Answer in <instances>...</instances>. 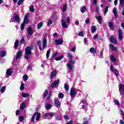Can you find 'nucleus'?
Instances as JSON below:
<instances>
[{
  "mask_svg": "<svg viewBox=\"0 0 124 124\" xmlns=\"http://www.w3.org/2000/svg\"><path fill=\"white\" fill-rule=\"evenodd\" d=\"M42 39H43V48L41 47V41L38 40L37 42V45L39 46V50H40V51H41L42 49H45V48L47 47V39H46V38L44 37Z\"/></svg>",
  "mask_w": 124,
  "mask_h": 124,
  "instance_id": "f257e3e1",
  "label": "nucleus"
},
{
  "mask_svg": "<svg viewBox=\"0 0 124 124\" xmlns=\"http://www.w3.org/2000/svg\"><path fill=\"white\" fill-rule=\"evenodd\" d=\"M31 47L29 46L26 47L24 54V58H25L26 60H29L30 59L31 55Z\"/></svg>",
  "mask_w": 124,
  "mask_h": 124,
  "instance_id": "f03ea898",
  "label": "nucleus"
},
{
  "mask_svg": "<svg viewBox=\"0 0 124 124\" xmlns=\"http://www.w3.org/2000/svg\"><path fill=\"white\" fill-rule=\"evenodd\" d=\"M35 117H36V121L38 122V121H39V119H40V113H35L34 115L32 116V118L31 119V122H34V119H35Z\"/></svg>",
  "mask_w": 124,
  "mask_h": 124,
  "instance_id": "7ed1b4c3",
  "label": "nucleus"
},
{
  "mask_svg": "<svg viewBox=\"0 0 124 124\" xmlns=\"http://www.w3.org/2000/svg\"><path fill=\"white\" fill-rule=\"evenodd\" d=\"M110 70L113 73H114L115 75L118 76L119 75V72L118 71L117 69H115L113 64H111L110 66Z\"/></svg>",
  "mask_w": 124,
  "mask_h": 124,
  "instance_id": "20e7f679",
  "label": "nucleus"
},
{
  "mask_svg": "<svg viewBox=\"0 0 124 124\" xmlns=\"http://www.w3.org/2000/svg\"><path fill=\"white\" fill-rule=\"evenodd\" d=\"M119 92L120 95L124 96V85L123 84H120L119 86Z\"/></svg>",
  "mask_w": 124,
  "mask_h": 124,
  "instance_id": "39448f33",
  "label": "nucleus"
},
{
  "mask_svg": "<svg viewBox=\"0 0 124 124\" xmlns=\"http://www.w3.org/2000/svg\"><path fill=\"white\" fill-rule=\"evenodd\" d=\"M75 62L73 61L72 60H71L68 63V67L69 69V70H73V64H74Z\"/></svg>",
  "mask_w": 124,
  "mask_h": 124,
  "instance_id": "423d86ee",
  "label": "nucleus"
},
{
  "mask_svg": "<svg viewBox=\"0 0 124 124\" xmlns=\"http://www.w3.org/2000/svg\"><path fill=\"white\" fill-rule=\"evenodd\" d=\"M68 23L64 20V19L62 18V26L63 29H67L68 27Z\"/></svg>",
  "mask_w": 124,
  "mask_h": 124,
  "instance_id": "0eeeda50",
  "label": "nucleus"
},
{
  "mask_svg": "<svg viewBox=\"0 0 124 124\" xmlns=\"http://www.w3.org/2000/svg\"><path fill=\"white\" fill-rule=\"evenodd\" d=\"M14 19L17 24H20V17L17 14L14 15Z\"/></svg>",
  "mask_w": 124,
  "mask_h": 124,
  "instance_id": "6e6552de",
  "label": "nucleus"
},
{
  "mask_svg": "<svg viewBox=\"0 0 124 124\" xmlns=\"http://www.w3.org/2000/svg\"><path fill=\"white\" fill-rule=\"evenodd\" d=\"M29 16H30V14H26L23 22V24H29Z\"/></svg>",
  "mask_w": 124,
  "mask_h": 124,
  "instance_id": "1a4fd4ad",
  "label": "nucleus"
},
{
  "mask_svg": "<svg viewBox=\"0 0 124 124\" xmlns=\"http://www.w3.org/2000/svg\"><path fill=\"white\" fill-rule=\"evenodd\" d=\"M109 40L110 42H111L112 43H113L114 44H117V43H118V41H117L116 38H115V37H114V35H112L110 36L109 38Z\"/></svg>",
  "mask_w": 124,
  "mask_h": 124,
  "instance_id": "9d476101",
  "label": "nucleus"
},
{
  "mask_svg": "<svg viewBox=\"0 0 124 124\" xmlns=\"http://www.w3.org/2000/svg\"><path fill=\"white\" fill-rule=\"evenodd\" d=\"M59 83H60V80L57 79L56 81H54L53 83L51 84L52 88H56L57 86H59Z\"/></svg>",
  "mask_w": 124,
  "mask_h": 124,
  "instance_id": "9b49d317",
  "label": "nucleus"
},
{
  "mask_svg": "<svg viewBox=\"0 0 124 124\" xmlns=\"http://www.w3.org/2000/svg\"><path fill=\"white\" fill-rule=\"evenodd\" d=\"M123 38H124V36H123V32L119 31L118 32V39L120 41H122L123 40Z\"/></svg>",
  "mask_w": 124,
  "mask_h": 124,
  "instance_id": "f8f14e48",
  "label": "nucleus"
},
{
  "mask_svg": "<svg viewBox=\"0 0 124 124\" xmlns=\"http://www.w3.org/2000/svg\"><path fill=\"white\" fill-rule=\"evenodd\" d=\"M63 43V41L62 39H59L55 40V44L56 45H62Z\"/></svg>",
  "mask_w": 124,
  "mask_h": 124,
  "instance_id": "ddd939ff",
  "label": "nucleus"
},
{
  "mask_svg": "<svg viewBox=\"0 0 124 124\" xmlns=\"http://www.w3.org/2000/svg\"><path fill=\"white\" fill-rule=\"evenodd\" d=\"M54 103L56 107H61V102L59 100L55 99Z\"/></svg>",
  "mask_w": 124,
  "mask_h": 124,
  "instance_id": "4468645a",
  "label": "nucleus"
},
{
  "mask_svg": "<svg viewBox=\"0 0 124 124\" xmlns=\"http://www.w3.org/2000/svg\"><path fill=\"white\" fill-rule=\"evenodd\" d=\"M96 19L97 20L99 24L101 25L102 24V17L101 16H96Z\"/></svg>",
  "mask_w": 124,
  "mask_h": 124,
  "instance_id": "2eb2a0df",
  "label": "nucleus"
},
{
  "mask_svg": "<svg viewBox=\"0 0 124 124\" xmlns=\"http://www.w3.org/2000/svg\"><path fill=\"white\" fill-rule=\"evenodd\" d=\"M22 52L21 51H18L17 54L16 55V60H18V59H20V58L21 57H22V56H23V54H22Z\"/></svg>",
  "mask_w": 124,
  "mask_h": 124,
  "instance_id": "dca6fc26",
  "label": "nucleus"
},
{
  "mask_svg": "<svg viewBox=\"0 0 124 124\" xmlns=\"http://www.w3.org/2000/svg\"><path fill=\"white\" fill-rule=\"evenodd\" d=\"M45 107L46 109V110H50L51 108H52V105L50 104L46 103L45 105Z\"/></svg>",
  "mask_w": 124,
  "mask_h": 124,
  "instance_id": "f3484780",
  "label": "nucleus"
},
{
  "mask_svg": "<svg viewBox=\"0 0 124 124\" xmlns=\"http://www.w3.org/2000/svg\"><path fill=\"white\" fill-rule=\"evenodd\" d=\"M75 93H76V92H75V89L71 88L70 90L71 96H74Z\"/></svg>",
  "mask_w": 124,
  "mask_h": 124,
  "instance_id": "a211bd4d",
  "label": "nucleus"
},
{
  "mask_svg": "<svg viewBox=\"0 0 124 124\" xmlns=\"http://www.w3.org/2000/svg\"><path fill=\"white\" fill-rule=\"evenodd\" d=\"M113 13L114 15L115 18H118V13H117V8L116 7L114 8L113 9Z\"/></svg>",
  "mask_w": 124,
  "mask_h": 124,
  "instance_id": "6ab92c4d",
  "label": "nucleus"
},
{
  "mask_svg": "<svg viewBox=\"0 0 124 124\" xmlns=\"http://www.w3.org/2000/svg\"><path fill=\"white\" fill-rule=\"evenodd\" d=\"M56 74L57 72L56 71H53L50 74V79H53L56 76Z\"/></svg>",
  "mask_w": 124,
  "mask_h": 124,
  "instance_id": "aec40b11",
  "label": "nucleus"
},
{
  "mask_svg": "<svg viewBox=\"0 0 124 124\" xmlns=\"http://www.w3.org/2000/svg\"><path fill=\"white\" fill-rule=\"evenodd\" d=\"M19 46V40H16L15 43L14 48L15 49H18V46Z\"/></svg>",
  "mask_w": 124,
  "mask_h": 124,
  "instance_id": "412c9836",
  "label": "nucleus"
},
{
  "mask_svg": "<svg viewBox=\"0 0 124 124\" xmlns=\"http://www.w3.org/2000/svg\"><path fill=\"white\" fill-rule=\"evenodd\" d=\"M6 73L7 75H8V76H10L12 75V71H11V69H8L6 71Z\"/></svg>",
  "mask_w": 124,
  "mask_h": 124,
  "instance_id": "4be33fe9",
  "label": "nucleus"
},
{
  "mask_svg": "<svg viewBox=\"0 0 124 124\" xmlns=\"http://www.w3.org/2000/svg\"><path fill=\"white\" fill-rule=\"evenodd\" d=\"M21 96L22 97H30V94L28 93H22Z\"/></svg>",
  "mask_w": 124,
  "mask_h": 124,
  "instance_id": "5701e85b",
  "label": "nucleus"
},
{
  "mask_svg": "<svg viewBox=\"0 0 124 124\" xmlns=\"http://www.w3.org/2000/svg\"><path fill=\"white\" fill-rule=\"evenodd\" d=\"M109 47L111 50H112V51H115L116 50H117V47L114 46L112 44L109 45Z\"/></svg>",
  "mask_w": 124,
  "mask_h": 124,
  "instance_id": "b1692460",
  "label": "nucleus"
},
{
  "mask_svg": "<svg viewBox=\"0 0 124 124\" xmlns=\"http://www.w3.org/2000/svg\"><path fill=\"white\" fill-rule=\"evenodd\" d=\"M5 55H6V52L4 51H2L0 52V56L2 58H3V57H5Z\"/></svg>",
  "mask_w": 124,
  "mask_h": 124,
  "instance_id": "393cba45",
  "label": "nucleus"
},
{
  "mask_svg": "<svg viewBox=\"0 0 124 124\" xmlns=\"http://www.w3.org/2000/svg\"><path fill=\"white\" fill-rule=\"evenodd\" d=\"M108 26L111 31H113V30H114V25H113V23L111 22H108Z\"/></svg>",
  "mask_w": 124,
  "mask_h": 124,
  "instance_id": "a878e982",
  "label": "nucleus"
},
{
  "mask_svg": "<svg viewBox=\"0 0 124 124\" xmlns=\"http://www.w3.org/2000/svg\"><path fill=\"white\" fill-rule=\"evenodd\" d=\"M25 108H26V102H23L20 106V110H23V109H24Z\"/></svg>",
  "mask_w": 124,
  "mask_h": 124,
  "instance_id": "bb28decb",
  "label": "nucleus"
},
{
  "mask_svg": "<svg viewBox=\"0 0 124 124\" xmlns=\"http://www.w3.org/2000/svg\"><path fill=\"white\" fill-rule=\"evenodd\" d=\"M67 57L70 60H72V59H73V55H72V54H71L69 53H67Z\"/></svg>",
  "mask_w": 124,
  "mask_h": 124,
  "instance_id": "cd10ccee",
  "label": "nucleus"
},
{
  "mask_svg": "<svg viewBox=\"0 0 124 124\" xmlns=\"http://www.w3.org/2000/svg\"><path fill=\"white\" fill-rule=\"evenodd\" d=\"M90 51L91 53H92V54H94L95 53H96V50L93 47H91L90 49Z\"/></svg>",
  "mask_w": 124,
  "mask_h": 124,
  "instance_id": "c85d7f7f",
  "label": "nucleus"
},
{
  "mask_svg": "<svg viewBox=\"0 0 124 124\" xmlns=\"http://www.w3.org/2000/svg\"><path fill=\"white\" fill-rule=\"evenodd\" d=\"M109 8L108 6H107L105 9L104 10V16H105L106 15V14H107V13L108 12V9Z\"/></svg>",
  "mask_w": 124,
  "mask_h": 124,
  "instance_id": "c756f323",
  "label": "nucleus"
},
{
  "mask_svg": "<svg viewBox=\"0 0 124 124\" xmlns=\"http://www.w3.org/2000/svg\"><path fill=\"white\" fill-rule=\"evenodd\" d=\"M42 26H43V22H40L37 26V29L38 30H39V29H41V27H42Z\"/></svg>",
  "mask_w": 124,
  "mask_h": 124,
  "instance_id": "7c9ffc66",
  "label": "nucleus"
},
{
  "mask_svg": "<svg viewBox=\"0 0 124 124\" xmlns=\"http://www.w3.org/2000/svg\"><path fill=\"white\" fill-rule=\"evenodd\" d=\"M110 60L111 61H112L113 62H115L116 61V58H115V57H114L113 55H111Z\"/></svg>",
  "mask_w": 124,
  "mask_h": 124,
  "instance_id": "2f4dec72",
  "label": "nucleus"
},
{
  "mask_svg": "<svg viewBox=\"0 0 124 124\" xmlns=\"http://www.w3.org/2000/svg\"><path fill=\"white\" fill-rule=\"evenodd\" d=\"M6 89V87H5V86L2 87L0 90V93H4V92L5 91Z\"/></svg>",
  "mask_w": 124,
  "mask_h": 124,
  "instance_id": "473e14b6",
  "label": "nucleus"
},
{
  "mask_svg": "<svg viewBox=\"0 0 124 124\" xmlns=\"http://www.w3.org/2000/svg\"><path fill=\"white\" fill-rule=\"evenodd\" d=\"M66 8H67V5H64L62 9L63 12H65L66 11Z\"/></svg>",
  "mask_w": 124,
  "mask_h": 124,
  "instance_id": "72a5a7b5",
  "label": "nucleus"
},
{
  "mask_svg": "<svg viewBox=\"0 0 124 124\" xmlns=\"http://www.w3.org/2000/svg\"><path fill=\"white\" fill-rule=\"evenodd\" d=\"M64 96V95L62 93H59L58 94V97H59V98H63Z\"/></svg>",
  "mask_w": 124,
  "mask_h": 124,
  "instance_id": "f704fd0d",
  "label": "nucleus"
},
{
  "mask_svg": "<svg viewBox=\"0 0 124 124\" xmlns=\"http://www.w3.org/2000/svg\"><path fill=\"white\" fill-rule=\"evenodd\" d=\"M23 80H24V81H27V80L29 79V77L28 76V75H25L23 76Z\"/></svg>",
  "mask_w": 124,
  "mask_h": 124,
  "instance_id": "c9c22d12",
  "label": "nucleus"
},
{
  "mask_svg": "<svg viewBox=\"0 0 124 124\" xmlns=\"http://www.w3.org/2000/svg\"><path fill=\"white\" fill-rule=\"evenodd\" d=\"M63 58V56H61L60 57H57V58H56L55 59V60L56 61H61V60H62V59Z\"/></svg>",
  "mask_w": 124,
  "mask_h": 124,
  "instance_id": "e433bc0d",
  "label": "nucleus"
},
{
  "mask_svg": "<svg viewBox=\"0 0 124 124\" xmlns=\"http://www.w3.org/2000/svg\"><path fill=\"white\" fill-rule=\"evenodd\" d=\"M64 89H65V91H68V90H69V87L66 83L64 84Z\"/></svg>",
  "mask_w": 124,
  "mask_h": 124,
  "instance_id": "4c0bfd02",
  "label": "nucleus"
},
{
  "mask_svg": "<svg viewBox=\"0 0 124 124\" xmlns=\"http://www.w3.org/2000/svg\"><path fill=\"white\" fill-rule=\"evenodd\" d=\"M24 88H25V84H24V83H22L21 84L20 90L21 91H23V90H24Z\"/></svg>",
  "mask_w": 124,
  "mask_h": 124,
  "instance_id": "58836bf2",
  "label": "nucleus"
},
{
  "mask_svg": "<svg viewBox=\"0 0 124 124\" xmlns=\"http://www.w3.org/2000/svg\"><path fill=\"white\" fill-rule=\"evenodd\" d=\"M24 116H21L19 117V122H20V123H22V122H23V121H24Z\"/></svg>",
  "mask_w": 124,
  "mask_h": 124,
  "instance_id": "ea45409f",
  "label": "nucleus"
},
{
  "mask_svg": "<svg viewBox=\"0 0 124 124\" xmlns=\"http://www.w3.org/2000/svg\"><path fill=\"white\" fill-rule=\"evenodd\" d=\"M114 103L118 106V107L120 106V102L118 101V100H115L114 101Z\"/></svg>",
  "mask_w": 124,
  "mask_h": 124,
  "instance_id": "a19ab883",
  "label": "nucleus"
},
{
  "mask_svg": "<svg viewBox=\"0 0 124 124\" xmlns=\"http://www.w3.org/2000/svg\"><path fill=\"white\" fill-rule=\"evenodd\" d=\"M30 10L31 12H33V11H34V8H33V6L31 5L30 7Z\"/></svg>",
  "mask_w": 124,
  "mask_h": 124,
  "instance_id": "79ce46f5",
  "label": "nucleus"
},
{
  "mask_svg": "<svg viewBox=\"0 0 124 124\" xmlns=\"http://www.w3.org/2000/svg\"><path fill=\"white\" fill-rule=\"evenodd\" d=\"M47 94H48V90H46L44 93V97H46V96H47Z\"/></svg>",
  "mask_w": 124,
  "mask_h": 124,
  "instance_id": "37998d69",
  "label": "nucleus"
},
{
  "mask_svg": "<svg viewBox=\"0 0 124 124\" xmlns=\"http://www.w3.org/2000/svg\"><path fill=\"white\" fill-rule=\"evenodd\" d=\"M50 52H51V51L50 50V49H48L47 51V52H46V58H47V59H48V58H49V55H50Z\"/></svg>",
  "mask_w": 124,
  "mask_h": 124,
  "instance_id": "c03bdc74",
  "label": "nucleus"
},
{
  "mask_svg": "<svg viewBox=\"0 0 124 124\" xmlns=\"http://www.w3.org/2000/svg\"><path fill=\"white\" fill-rule=\"evenodd\" d=\"M20 29L21 31H23L24 29H25V24L22 23V24L21 25Z\"/></svg>",
  "mask_w": 124,
  "mask_h": 124,
  "instance_id": "a18cd8bd",
  "label": "nucleus"
},
{
  "mask_svg": "<svg viewBox=\"0 0 124 124\" xmlns=\"http://www.w3.org/2000/svg\"><path fill=\"white\" fill-rule=\"evenodd\" d=\"M70 51L71 52H75V51H76V46H75L74 47L70 49Z\"/></svg>",
  "mask_w": 124,
  "mask_h": 124,
  "instance_id": "49530a36",
  "label": "nucleus"
},
{
  "mask_svg": "<svg viewBox=\"0 0 124 124\" xmlns=\"http://www.w3.org/2000/svg\"><path fill=\"white\" fill-rule=\"evenodd\" d=\"M28 31H32V28L31 27L29 26L27 28Z\"/></svg>",
  "mask_w": 124,
  "mask_h": 124,
  "instance_id": "de8ad7c7",
  "label": "nucleus"
},
{
  "mask_svg": "<svg viewBox=\"0 0 124 124\" xmlns=\"http://www.w3.org/2000/svg\"><path fill=\"white\" fill-rule=\"evenodd\" d=\"M86 7H83L82 9L81 10V12L82 13H85V11H86Z\"/></svg>",
  "mask_w": 124,
  "mask_h": 124,
  "instance_id": "09e8293b",
  "label": "nucleus"
},
{
  "mask_svg": "<svg viewBox=\"0 0 124 124\" xmlns=\"http://www.w3.org/2000/svg\"><path fill=\"white\" fill-rule=\"evenodd\" d=\"M96 31V26H92V31Z\"/></svg>",
  "mask_w": 124,
  "mask_h": 124,
  "instance_id": "8fccbe9b",
  "label": "nucleus"
},
{
  "mask_svg": "<svg viewBox=\"0 0 124 124\" xmlns=\"http://www.w3.org/2000/svg\"><path fill=\"white\" fill-rule=\"evenodd\" d=\"M124 0H120V4L121 6H123L124 5Z\"/></svg>",
  "mask_w": 124,
  "mask_h": 124,
  "instance_id": "3c124183",
  "label": "nucleus"
},
{
  "mask_svg": "<svg viewBox=\"0 0 124 124\" xmlns=\"http://www.w3.org/2000/svg\"><path fill=\"white\" fill-rule=\"evenodd\" d=\"M24 1V0H19L18 2H17V4L18 5H21V4H22V2Z\"/></svg>",
  "mask_w": 124,
  "mask_h": 124,
  "instance_id": "603ef678",
  "label": "nucleus"
},
{
  "mask_svg": "<svg viewBox=\"0 0 124 124\" xmlns=\"http://www.w3.org/2000/svg\"><path fill=\"white\" fill-rule=\"evenodd\" d=\"M78 35H79V36H84V33H83V31L79 32Z\"/></svg>",
  "mask_w": 124,
  "mask_h": 124,
  "instance_id": "864d4df0",
  "label": "nucleus"
},
{
  "mask_svg": "<svg viewBox=\"0 0 124 124\" xmlns=\"http://www.w3.org/2000/svg\"><path fill=\"white\" fill-rule=\"evenodd\" d=\"M20 43L21 44H24L25 43V38H22L20 41Z\"/></svg>",
  "mask_w": 124,
  "mask_h": 124,
  "instance_id": "5fc2aeb1",
  "label": "nucleus"
},
{
  "mask_svg": "<svg viewBox=\"0 0 124 124\" xmlns=\"http://www.w3.org/2000/svg\"><path fill=\"white\" fill-rule=\"evenodd\" d=\"M66 23H69L70 22V18L69 17H67L66 19Z\"/></svg>",
  "mask_w": 124,
  "mask_h": 124,
  "instance_id": "6e6d98bb",
  "label": "nucleus"
},
{
  "mask_svg": "<svg viewBox=\"0 0 124 124\" xmlns=\"http://www.w3.org/2000/svg\"><path fill=\"white\" fill-rule=\"evenodd\" d=\"M58 55V52H55L52 56V58H53V59H55V58H56L57 57V55Z\"/></svg>",
  "mask_w": 124,
  "mask_h": 124,
  "instance_id": "4d7b16f0",
  "label": "nucleus"
},
{
  "mask_svg": "<svg viewBox=\"0 0 124 124\" xmlns=\"http://www.w3.org/2000/svg\"><path fill=\"white\" fill-rule=\"evenodd\" d=\"M64 119L65 120H68L69 119V117H68V116L65 115H64Z\"/></svg>",
  "mask_w": 124,
  "mask_h": 124,
  "instance_id": "13d9d810",
  "label": "nucleus"
},
{
  "mask_svg": "<svg viewBox=\"0 0 124 124\" xmlns=\"http://www.w3.org/2000/svg\"><path fill=\"white\" fill-rule=\"evenodd\" d=\"M52 23H53V22L52 21V20H49L47 22V26H50V25H52Z\"/></svg>",
  "mask_w": 124,
  "mask_h": 124,
  "instance_id": "bf43d9fd",
  "label": "nucleus"
},
{
  "mask_svg": "<svg viewBox=\"0 0 124 124\" xmlns=\"http://www.w3.org/2000/svg\"><path fill=\"white\" fill-rule=\"evenodd\" d=\"M85 23L86 24H89V23H90V19L89 18H86V19L85 20Z\"/></svg>",
  "mask_w": 124,
  "mask_h": 124,
  "instance_id": "052dcab7",
  "label": "nucleus"
},
{
  "mask_svg": "<svg viewBox=\"0 0 124 124\" xmlns=\"http://www.w3.org/2000/svg\"><path fill=\"white\" fill-rule=\"evenodd\" d=\"M97 37H98V34H96L93 37V39H94V40H95V39H96Z\"/></svg>",
  "mask_w": 124,
  "mask_h": 124,
  "instance_id": "680f3d73",
  "label": "nucleus"
},
{
  "mask_svg": "<svg viewBox=\"0 0 124 124\" xmlns=\"http://www.w3.org/2000/svg\"><path fill=\"white\" fill-rule=\"evenodd\" d=\"M48 116H50V117H54L55 115L53 113L51 112V113H48Z\"/></svg>",
  "mask_w": 124,
  "mask_h": 124,
  "instance_id": "e2e57ef3",
  "label": "nucleus"
},
{
  "mask_svg": "<svg viewBox=\"0 0 124 124\" xmlns=\"http://www.w3.org/2000/svg\"><path fill=\"white\" fill-rule=\"evenodd\" d=\"M48 116H49V113H46L43 115V117H48Z\"/></svg>",
  "mask_w": 124,
  "mask_h": 124,
  "instance_id": "0e129e2a",
  "label": "nucleus"
},
{
  "mask_svg": "<svg viewBox=\"0 0 124 124\" xmlns=\"http://www.w3.org/2000/svg\"><path fill=\"white\" fill-rule=\"evenodd\" d=\"M96 3H97V2L96 1V0H93V4H94V5H96Z\"/></svg>",
  "mask_w": 124,
  "mask_h": 124,
  "instance_id": "69168bd1",
  "label": "nucleus"
},
{
  "mask_svg": "<svg viewBox=\"0 0 124 124\" xmlns=\"http://www.w3.org/2000/svg\"><path fill=\"white\" fill-rule=\"evenodd\" d=\"M120 124H124V121L122 120H120Z\"/></svg>",
  "mask_w": 124,
  "mask_h": 124,
  "instance_id": "338daca9",
  "label": "nucleus"
},
{
  "mask_svg": "<svg viewBox=\"0 0 124 124\" xmlns=\"http://www.w3.org/2000/svg\"><path fill=\"white\" fill-rule=\"evenodd\" d=\"M121 26L123 29H124V23L121 24Z\"/></svg>",
  "mask_w": 124,
  "mask_h": 124,
  "instance_id": "774afa93",
  "label": "nucleus"
}]
</instances>
